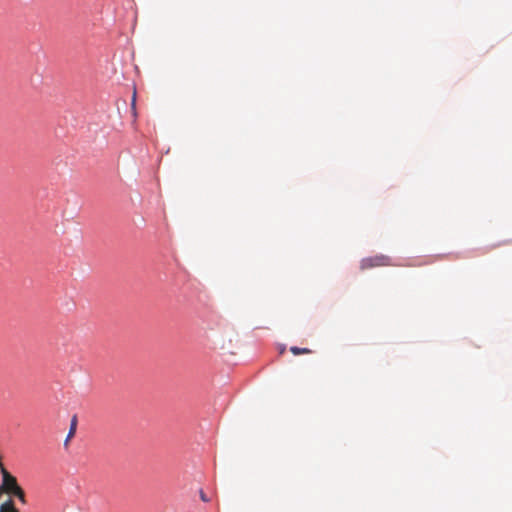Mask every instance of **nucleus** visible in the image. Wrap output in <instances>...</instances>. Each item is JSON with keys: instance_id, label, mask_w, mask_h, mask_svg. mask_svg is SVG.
Here are the masks:
<instances>
[{"instance_id": "7ed1b4c3", "label": "nucleus", "mask_w": 512, "mask_h": 512, "mask_svg": "<svg viewBox=\"0 0 512 512\" xmlns=\"http://www.w3.org/2000/svg\"><path fill=\"white\" fill-rule=\"evenodd\" d=\"M0 512H20L12 499H8L0 505Z\"/></svg>"}, {"instance_id": "f257e3e1", "label": "nucleus", "mask_w": 512, "mask_h": 512, "mask_svg": "<svg viewBox=\"0 0 512 512\" xmlns=\"http://www.w3.org/2000/svg\"><path fill=\"white\" fill-rule=\"evenodd\" d=\"M395 265L392 261V258L379 254L371 257L363 258L360 262V269L361 270H367L372 269L376 267H383V266H393Z\"/></svg>"}, {"instance_id": "f03ea898", "label": "nucleus", "mask_w": 512, "mask_h": 512, "mask_svg": "<svg viewBox=\"0 0 512 512\" xmlns=\"http://www.w3.org/2000/svg\"><path fill=\"white\" fill-rule=\"evenodd\" d=\"M20 488L15 476L10 474L6 468H2V483L0 485L1 493L11 495L14 491Z\"/></svg>"}, {"instance_id": "20e7f679", "label": "nucleus", "mask_w": 512, "mask_h": 512, "mask_svg": "<svg viewBox=\"0 0 512 512\" xmlns=\"http://www.w3.org/2000/svg\"><path fill=\"white\" fill-rule=\"evenodd\" d=\"M76 427H77V417L73 416V418L71 419L70 430H69L68 436L66 438V443L69 441V439L71 437L74 436L75 431H76Z\"/></svg>"}, {"instance_id": "6e6552de", "label": "nucleus", "mask_w": 512, "mask_h": 512, "mask_svg": "<svg viewBox=\"0 0 512 512\" xmlns=\"http://www.w3.org/2000/svg\"><path fill=\"white\" fill-rule=\"evenodd\" d=\"M135 101H136V98H135V95L133 96V106L135 105Z\"/></svg>"}, {"instance_id": "39448f33", "label": "nucleus", "mask_w": 512, "mask_h": 512, "mask_svg": "<svg viewBox=\"0 0 512 512\" xmlns=\"http://www.w3.org/2000/svg\"><path fill=\"white\" fill-rule=\"evenodd\" d=\"M290 351L294 355L310 354L312 352L309 348H299L297 346L290 347Z\"/></svg>"}, {"instance_id": "423d86ee", "label": "nucleus", "mask_w": 512, "mask_h": 512, "mask_svg": "<svg viewBox=\"0 0 512 512\" xmlns=\"http://www.w3.org/2000/svg\"><path fill=\"white\" fill-rule=\"evenodd\" d=\"M11 495L17 497L21 501V503H26L25 493L21 487L14 491Z\"/></svg>"}, {"instance_id": "0eeeda50", "label": "nucleus", "mask_w": 512, "mask_h": 512, "mask_svg": "<svg viewBox=\"0 0 512 512\" xmlns=\"http://www.w3.org/2000/svg\"><path fill=\"white\" fill-rule=\"evenodd\" d=\"M200 498H201V500H202V501H204V502H207V501H208V498L206 497V495L204 494V492H203V491H201V493H200Z\"/></svg>"}]
</instances>
